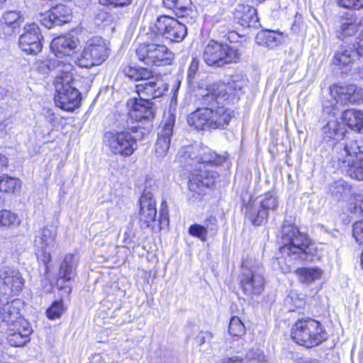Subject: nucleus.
Segmentation results:
<instances>
[{
	"label": "nucleus",
	"mask_w": 363,
	"mask_h": 363,
	"mask_svg": "<svg viewBox=\"0 0 363 363\" xmlns=\"http://www.w3.org/2000/svg\"><path fill=\"white\" fill-rule=\"evenodd\" d=\"M182 157L187 165L195 166L189 177V189L198 194L213 185L218 177L216 172L207 167L220 165L225 161V157L199 145L184 147Z\"/></svg>",
	"instance_id": "f257e3e1"
},
{
	"label": "nucleus",
	"mask_w": 363,
	"mask_h": 363,
	"mask_svg": "<svg viewBox=\"0 0 363 363\" xmlns=\"http://www.w3.org/2000/svg\"><path fill=\"white\" fill-rule=\"evenodd\" d=\"M281 233V246L279 251L282 257L279 259L280 270L284 273L291 272L294 265L299 260L308 259L311 254V240L294 224L284 220Z\"/></svg>",
	"instance_id": "f03ea898"
},
{
	"label": "nucleus",
	"mask_w": 363,
	"mask_h": 363,
	"mask_svg": "<svg viewBox=\"0 0 363 363\" xmlns=\"http://www.w3.org/2000/svg\"><path fill=\"white\" fill-rule=\"evenodd\" d=\"M23 305L20 298L0 299V333L7 335L9 343L13 347L23 346L32 333L30 324L21 314Z\"/></svg>",
	"instance_id": "7ed1b4c3"
},
{
	"label": "nucleus",
	"mask_w": 363,
	"mask_h": 363,
	"mask_svg": "<svg viewBox=\"0 0 363 363\" xmlns=\"http://www.w3.org/2000/svg\"><path fill=\"white\" fill-rule=\"evenodd\" d=\"M127 116H122L120 125L123 130L109 131L104 134V143L109 150L122 157H129L137 150V141L143 139L144 128L132 125L127 120Z\"/></svg>",
	"instance_id": "20e7f679"
},
{
	"label": "nucleus",
	"mask_w": 363,
	"mask_h": 363,
	"mask_svg": "<svg viewBox=\"0 0 363 363\" xmlns=\"http://www.w3.org/2000/svg\"><path fill=\"white\" fill-rule=\"evenodd\" d=\"M56 69L60 74L55 77L54 82L57 93L55 103L60 108L72 111L79 106L81 100L79 91L71 84L73 79L72 66L58 62Z\"/></svg>",
	"instance_id": "39448f33"
},
{
	"label": "nucleus",
	"mask_w": 363,
	"mask_h": 363,
	"mask_svg": "<svg viewBox=\"0 0 363 363\" xmlns=\"http://www.w3.org/2000/svg\"><path fill=\"white\" fill-rule=\"evenodd\" d=\"M338 152V162L342 172L350 177L363 180V158L359 155L363 154V141L348 139L339 143L336 147Z\"/></svg>",
	"instance_id": "423d86ee"
},
{
	"label": "nucleus",
	"mask_w": 363,
	"mask_h": 363,
	"mask_svg": "<svg viewBox=\"0 0 363 363\" xmlns=\"http://www.w3.org/2000/svg\"><path fill=\"white\" fill-rule=\"evenodd\" d=\"M233 116L234 111L223 106L201 107L189 116L188 123L201 130L224 128Z\"/></svg>",
	"instance_id": "0eeeda50"
},
{
	"label": "nucleus",
	"mask_w": 363,
	"mask_h": 363,
	"mask_svg": "<svg viewBox=\"0 0 363 363\" xmlns=\"http://www.w3.org/2000/svg\"><path fill=\"white\" fill-rule=\"evenodd\" d=\"M152 43H139L135 48V55L140 62L148 67H160L171 65L174 55L164 45L158 43L157 35H147Z\"/></svg>",
	"instance_id": "6e6552de"
},
{
	"label": "nucleus",
	"mask_w": 363,
	"mask_h": 363,
	"mask_svg": "<svg viewBox=\"0 0 363 363\" xmlns=\"http://www.w3.org/2000/svg\"><path fill=\"white\" fill-rule=\"evenodd\" d=\"M291 338L298 345L308 348L315 347L328 339L321 323L312 318L298 320L292 327Z\"/></svg>",
	"instance_id": "1a4fd4ad"
},
{
	"label": "nucleus",
	"mask_w": 363,
	"mask_h": 363,
	"mask_svg": "<svg viewBox=\"0 0 363 363\" xmlns=\"http://www.w3.org/2000/svg\"><path fill=\"white\" fill-rule=\"evenodd\" d=\"M330 94L333 100L325 101L323 104V112L335 116L338 112V103L341 104H358L363 99V89L354 84L337 85L330 86Z\"/></svg>",
	"instance_id": "9d476101"
},
{
	"label": "nucleus",
	"mask_w": 363,
	"mask_h": 363,
	"mask_svg": "<svg viewBox=\"0 0 363 363\" xmlns=\"http://www.w3.org/2000/svg\"><path fill=\"white\" fill-rule=\"evenodd\" d=\"M240 57L238 50L227 44L210 41L205 47L203 59L209 66L220 67L235 62Z\"/></svg>",
	"instance_id": "9b49d317"
},
{
	"label": "nucleus",
	"mask_w": 363,
	"mask_h": 363,
	"mask_svg": "<svg viewBox=\"0 0 363 363\" xmlns=\"http://www.w3.org/2000/svg\"><path fill=\"white\" fill-rule=\"evenodd\" d=\"M240 285L243 292L250 296L259 295L264 286L262 267L252 259L242 261Z\"/></svg>",
	"instance_id": "f8f14e48"
},
{
	"label": "nucleus",
	"mask_w": 363,
	"mask_h": 363,
	"mask_svg": "<svg viewBox=\"0 0 363 363\" xmlns=\"http://www.w3.org/2000/svg\"><path fill=\"white\" fill-rule=\"evenodd\" d=\"M108 55V48L104 40L96 37L86 43L82 52L76 56L75 62L81 67L91 68L101 64Z\"/></svg>",
	"instance_id": "ddd939ff"
},
{
	"label": "nucleus",
	"mask_w": 363,
	"mask_h": 363,
	"mask_svg": "<svg viewBox=\"0 0 363 363\" xmlns=\"http://www.w3.org/2000/svg\"><path fill=\"white\" fill-rule=\"evenodd\" d=\"M187 33L186 28L174 18L163 16L157 19L153 27L151 28V33H147V35H157L169 40L172 42L182 41Z\"/></svg>",
	"instance_id": "4468645a"
},
{
	"label": "nucleus",
	"mask_w": 363,
	"mask_h": 363,
	"mask_svg": "<svg viewBox=\"0 0 363 363\" xmlns=\"http://www.w3.org/2000/svg\"><path fill=\"white\" fill-rule=\"evenodd\" d=\"M25 278L16 268L6 267L0 270V290L3 294L1 298L19 295L25 286ZM12 300H10L11 301Z\"/></svg>",
	"instance_id": "2eb2a0df"
},
{
	"label": "nucleus",
	"mask_w": 363,
	"mask_h": 363,
	"mask_svg": "<svg viewBox=\"0 0 363 363\" xmlns=\"http://www.w3.org/2000/svg\"><path fill=\"white\" fill-rule=\"evenodd\" d=\"M43 35L40 32L38 26L32 23L26 24L23 28V32L19 37V46L26 53L37 55L43 48Z\"/></svg>",
	"instance_id": "dca6fc26"
},
{
	"label": "nucleus",
	"mask_w": 363,
	"mask_h": 363,
	"mask_svg": "<svg viewBox=\"0 0 363 363\" xmlns=\"http://www.w3.org/2000/svg\"><path fill=\"white\" fill-rule=\"evenodd\" d=\"M139 222L143 228L154 229L156 223V201L153 194L147 189L144 190L140 199Z\"/></svg>",
	"instance_id": "f3484780"
},
{
	"label": "nucleus",
	"mask_w": 363,
	"mask_h": 363,
	"mask_svg": "<svg viewBox=\"0 0 363 363\" xmlns=\"http://www.w3.org/2000/svg\"><path fill=\"white\" fill-rule=\"evenodd\" d=\"M128 105L130 106V110L129 114L127 115V120L132 125H134L133 120L135 121H150L155 117V108L150 99L140 97V99H130ZM124 116H126V114Z\"/></svg>",
	"instance_id": "a211bd4d"
},
{
	"label": "nucleus",
	"mask_w": 363,
	"mask_h": 363,
	"mask_svg": "<svg viewBox=\"0 0 363 363\" xmlns=\"http://www.w3.org/2000/svg\"><path fill=\"white\" fill-rule=\"evenodd\" d=\"M72 12L70 8L64 4H58L45 13L40 15V21L43 26L51 28L61 26L72 20Z\"/></svg>",
	"instance_id": "6ab92c4d"
},
{
	"label": "nucleus",
	"mask_w": 363,
	"mask_h": 363,
	"mask_svg": "<svg viewBox=\"0 0 363 363\" xmlns=\"http://www.w3.org/2000/svg\"><path fill=\"white\" fill-rule=\"evenodd\" d=\"M57 235L56 229L53 227H45L42 228L34 240V245L37 255L43 257V262H46L50 259V250L54 247Z\"/></svg>",
	"instance_id": "aec40b11"
},
{
	"label": "nucleus",
	"mask_w": 363,
	"mask_h": 363,
	"mask_svg": "<svg viewBox=\"0 0 363 363\" xmlns=\"http://www.w3.org/2000/svg\"><path fill=\"white\" fill-rule=\"evenodd\" d=\"M167 89V84L160 76H155L136 85V92L139 96L150 99V101L162 96Z\"/></svg>",
	"instance_id": "412c9836"
},
{
	"label": "nucleus",
	"mask_w": 363,
	"mask_h": 363,
	"mask_svg": "<svg viewBox=\"0 0 363 363\" xmlns=\"http://www.w3.org/2000/svg\"><path fill=\"white\" fill-rule=\"evenodd\" d=\"M174 117L169 116V118L164 123L161 132L159 133L158 139L155 143V152L157 157H164L169 148L171 136L173 133Z\"/></svg>",
	"instance_id": "4be33fe9"
},
{
	"label": "nucleus",
	"mask_w": 363,
	"mask_h": 363,
	"mask_svg": "<svg viewBox=\"0 0 363 363\" xmlns=\"http://www.w3.org/2000/svg\"><path fill=\"white\" fill-rule=\"evenodd\" d=\"M78 45V39L72 36H60L52 40L50 48L57 57H61L71 55Z\"/></svg>",
	"instance_id": "5701e85b"
},
{
	"label": "nucleus",
	"mask_w": 363,
	"mask_h": 363,
	"mask_svg": "<svg viewBox=\"0 0 363 363\" xmlns=\"http://www.w3.org/2000/svg\"><path fill=\"white\" fill-rule=\"evenodd\" d=\"M235 19L242 27H257L258 17L255 8L247 5H238L235 9Z\"/></svg>",
	"instance_id": "b1692460"
},
{
	"label": "nucleus",
	"mask_w": 363,
	"mask_h": 363,
	"mask_svg": "<svg viewBox=\"0 0 363 363\" xmlns=\"http://www.w3.org/2000/svg\"><path fill=\"white\" fill-rule=\"evenodd\" d=\"M358 54L356 50L350 45H344L339 48L333 57V62L341 69L347 70L356 58Z\"/></svg>",
	"instance_id": "393cba45"
},
{
	"label": "nucleus",
	"mask_w": 363,
	"mask_h": 363,
	"mask_svg": "<svg viewBox=\"0 0 363 363\" xmlns=\"http://www.w3.org/2000/svg\"><path fill=\"white\" fill-rule=\"evenodd\" d=\"M267 210L263 209L257 199H251L246 208V217L254 225H259L267 218Z\"/></svg>",
	"instance_id": "a878e982"
},
{
	"label": "nucleus",
	"mask_w": 363,
	"mask_h": 363,
	"mask_svg": "<svg viewBox=\"0 0 363 363\" xmlns=\"http://www.w3.org/2000/svg\"><path fill=\"white\" fill-rule=\"evenodd\" d=\"M200 104L203 107H216L220 106L223 101H226L223 93H220L218 90V84H213L208 87L206 94L201 96L199 99Z\"/></svg>",
	"instance_id": "bb28decb"
},
{
	"label": "nucleus",
	"mask_w": 363,
	"mask_h": 363,
	"mask_svg": "<svg viewBox=\"0 0 363 363\" xmlns=\"http://www.w3.org/2000/svg\"><path fill=\"white\" fill-rule=\"evenodd\" d=\"M342 119L351 129L363 133V111L356 109L346 110L342 113Z\"/></svg>",
	"instance_id": "cd10ccee"
},
{
	"label": "nucleus",
	"mask_w": 363,
	"mask_h": 363,
	"mask_svg": "<svg viewBox=\"0 0 363 363\" xmlns=\"http://www.w3.org/2000/svg\"><path fill=\"white\" fill-rule=\"evenodd\" d=\"M324 139L326 141L340 140L343 139L345 128L342 124L336 119L330 120L325 126L323 128Z\"/></svg>",
	"instance_id": "c85d7f7f"
},
{
	"label": "nucleus",
	"mask_w": 363,
	"mask_h": 363,
	"mask_svg": "<svg viewBox=\"0 0 363 363\" xmlns=\"http://www.w3.org/2000/svg\"><path fill=\"white\" fill-rule=\"evenodd\" d=\"M359 18L354 16L341 18L338 30V38L342 39L356 34L359 28L362 27L359 23Z\"/></svg>",
	"instance_id": "c756f323"
},
{
	"label": "nucleus",
	"mask_w": 363,
	"mask_h": 363,
	"mask_svg": "<svg viewBox=\"0 0 363 363\" xmlns=\"http://www.w3.org/2000/svg\"><path fill=\"white\" fill-rule=\"evenodd\" d=\"M77 259L72 254L65 255L60 268L59 276L66 281L71 280L75 275Z\"/></svg>",
	"instance_id": "7c9ffc66"
},
{
	"label": "nucleus",
	"mask_w": 363,
	"mask_h": 363,
	"mask_svg": "<svg viewBox=\"0 0 363 363\" xmlns=\"http://www.w3.org/2000/svg\"><path fill=\"white\" fill-rule=\"evenodd\" d=\"M281 35L276 32L262 30L257 33L256 43L259 45L272 49L281 43Z\"/></svg>",
	"instance_id": "2f4dec72"
},
{
	"label": "nucleus",
	"mask_w": 363,
	"mask_h": 363,
	"mask_svg": "<svg viewBox=\"0 0 363 363\" xmlns=\"http://www.w3.org/2000/svg\"><path fill=\"white\" fill-rule=\"evenodd\" d=\"M242 85L243 82L241 80H233L228 84H218V90L220 93L223 94L227 101L232 96L235 97L238 94V92L241 90Z\"/></svg>",
	"instance_id": "473e14b6"
},
{
	"label": "nucleus",
	"mask_w": 363,
	"mask_h": 363,
	"mask_svg": "<svg viewBox=\"0 0 363 363\" xmlns=\"http://www.w3.org/2000/svg\"><path fill=\"white\" fill-rule=\"evenodd\" d=\"M299 280L306 284H311L320 278L322 270L319 268H299L295 270Z\"/></svg>",
	"instance_id": "72a5a7b5"
},
{
	"label": "nucleus",
	"mask_w": 363,
	"mask_h": 363,
	"mask_svg": "<svg viewBox=\"0 0 363 363\" xmlns=\"http://www.w3.org/2000/svg\"><path fill=\"white\" fill-rule=\"evenodd\" d=\"M21 182L19 179L10 177L7 174L0 176V191L6 193H13L19 190Z\"/></svg>",
	"instance_id": "f704fd0d"
},
{
	"label": "nucleus",
	"mask_w": 363,
	"mask_h": 363,
	"mask_svg": "<svg viewBox=\"0 0 363 363\" xmlns=\"http://www.w3.org/2000/svg\"><path fill=\"white\" fill-rule=\"evenodd\" d=\"M19 223L17 214L10 210H0V227L9 229L18 226Z\"/></svg>",
	"instance_id": "c9c22d12"
},
{
	"label": "nucleus",
	"mask_w": 363,
	"mask_h": 363,
	"mask_svg": "<svg viewBox=\"0 0 363 363\" xmlns=\"http://www.w3.org/2000/svg\"><path fill=\"white\" fill-rule=\"evenodd\" d=\"M1 21L4 24L11 28L12 30H15L19 28L24 19L19 12L11 11L4 13Z\"/></svg>",
	"instance_id": "e433bc0d"
},
{
	"label": "nucleus",
	"mask_w": 363,
	"mask_h": 363,
	"mask_svg": "<svg viewBox=\"0 0 363 363\" xmlns=\"http://www.w3.org/2000/svg\"><path fill=\"white\" fill-rule=\"evenodd\" d=\"M66 307L62 301H55L48 308L47 316L50 320L59 318L66 311Z\"/></svg>",
	"instance_id": "4c0bfd02"
},
{
	"label": "nucleus",
	"mask_w": 363,
	"mask_h": 363,
	"mask_svg": "<svg viewBox=\"0 0 363 363\" xmlns=\"http://www.w3.org/2000/svg\"><path fill=\"white\" fill-rule=\"evenodd\" d=\"M229 333L234 337H240L245 334V328L238 317L234 316L229 323Z\"/></svg>",
	"instance_id": "58836bf2"
},
{
	"label": "nucleus",
	"mask_w": 363,
	"mask_h": 363,
	"mask_svg": "<svg viewBox=\"0 0 363 363\" xmlns=\"http://www.w3.org/2000/svg\"><path fill=\"white\" fill-rule=\"evenodd\" d=\"M257 200L259 201L263 209L267 210V214L269 210H276L279 205L277 197L274 196L271 193L265 194Z\"/></svg>",
	"instance_id": "ea45409f"
},
{
	"label": "nucleus",
	"mask_w": 363,
	"mask_h": 363,
	"mask_svg": "<svg viewBox=\"0 0 363 363\" xmlns=\"http://www.w3.org/2000/svg\"><path fill=\"white\" fill-rule=\"evenodd\" d=\"M188 232L191 235L200 239L202 242L207 240L208 233L201 225L193 224L190 225Z\"/></svg>",
	"instance_id": "a19ab883"
},
{
	"label": "nucleus",
	"mask_w": 363,
	"mask_h": 363,
	"mask_svg": "<svg viewBox=\"0 0 363 363\" xmlns=\"http://www.w3.org/2000/svg\"><path fill=\"white\" fill-rule=\"evenodd\" d=\"M339 6L347 9H363V0H337Z\"/></svg>",
	"instance_id": "79ce46f5"
},
{
	"label": "nucleus",
	"mask_w": 363,
	"mask_h": 363,
	"mask_svg": "<svg viewBox=\"0 0 363 363\" xmlns=\"http://www.w3.org/2000/svg\"><path fill=\"white\" fill-rule=\"evenodd\" d=\"M352 236L357 243L363 245V220L353 224Z\"/></svg>",
	"instance_id": "37998d69"
},
{
	"label": "nucleus",
	"mask_w": 363,
	"mask_h": 363,
	"mask_svg": "<svg viewBox=\"0 0 363 363\" xmlns=\"http://www.w3.org/2000/svg\"><path fill=\"white\" fill-rule=\"evenodd\" d=\"M206 233L211 235H214L217 233V219L214 216H211L207 218L202 225Z\"/></svg>",
	"instance_id": "c03bdc74"
},
{
	"label": "nucleus",
	"mask_w": 363,
	"mask_h": 363,
	"mask_svg": "<svg viewBox=\"0 0 363 363\" xmlns=\"http://www.w3.org/2000/svg\"><path fill=\"white\" fill-rule=\"evenodd\" d=\"M159 222L160 225V228H162V225L167 226L169 224L168 211L166 202H163L161 205Z\"/></svg>",
	"instance_id": "a18cd8bd"
},
{
	"label": "nucleus",
	"mask_w": 363,
	"mask_h": 363,
	"mask_svg": "<svg viewBox=\"0 0 363 363\" xmlns=\"http://www.w3.org/2000/svg\"><path fill=\"white\" fill-rule=\"evenodd\" d=\"M199 67V60L195 57L193 58L188 69V81L189 82H192L194 79L195 74H196Z\"/></svg>",
	"instance_id": "49530a36"
},
{
	"label": "nucleus",
	"mask_w": 363,
	"mask_h": 363,
	"mask_svg": "<svg viewBox=\"0 0 363 363\" xmlns=\"http://www.w3.org/2000/svg\"><path fill=\"white\" fill-rule=\"evenodd\" d=\"M130 1L131 0H99L101 4L113 7L124 6L128 5Z\"/></svg>",
	"instance_id": "de8ad7c7"
},
{
	"label": "nucleus",
	"mask_w": 363,
	"mask_h": 363,
	"mask_svg": "<svg viewBox=\"0 0 363 363\" xmlns=\"http://www.w3.org/2000/svg\"><path fill=\"white\" fill-rule=\"evenodd\" d=\"M153 77L151 71L145 68L138 69V81L144 82Z\"/></svg>",
	"instance_id": "09e8293b"
},
{
	"label": "nucleus",
	"mask_w": 363,
	"mask_h": 363,
	"mask_svg": "<svg viewBox=\"0 0 363 363\" xmlns=\"http://www.w3.org/2000/svg\"><path fill=\"white\" fill-rule=\"evenodd\" d=\"M123 74L128 78L138 81V69L130 66H126L123 69Z\"/></svg>",
	"instance_id": "8fccbe9b"
},
{
	"label": "nucleus",
	"mask_w": 363,
	"mask_h": 363,
	"mask_svg": "<svg viewBox=\"0 0 363 363\" xmlns=\"http://www.w3.org/2000/svg\"><path fill=\"white\" fill-rule=\"evenodd\" d=\"M356 48L355 50L359 57H363V28L359 33L358 37L356 38Z\"/></svg>",
	"instance_id": "3c124183"
},
{
	"label": "nucleus",
	"mask_w": 363,
	"mask_h": 363,
	"mask_svg": "<svg viewBox=\"0 0 363 363\" xmlns=\"http://www.w3.org/2000/svg\"><path fill=\"white\" fill-rule=\"evenodd\" d=\"M163 4L169 9H182L183 8L179 0H163Z\"/></svg>",
	"instance_id": "603ef678"
},
{
	"label": "nucleus",
	"mask_w": 363,
	"mask_h": 363,
	"mask_svg": "<svg viewBox=\"0 0 363 363\" xmlns=\"http://www.w3.org/2000/svg\"><path fill=\"white\" fill-rule=\"evenodd\" d=\"M243 359L238 356L233 357H226L220 360H219L217 363H242Z\"/></svg>",
	"instance_id": "864d4df0"
},
{
	"label": "nucleus",
	"mask_w": 363,
	"mask_h": 363,
	"mask_svg": "<svg viewBox=\"0 0 363 363\" xmlns=\"http://www.w3.org/2000/svg\"><path fill=\"white\" fill-rule=\"evenodd\" d=\"M8 163V158L5 155L0 154V172L7 167Z\"/></svg>",
	"instance_id": "5fc2aeb1"
},
{
	"label": "nucleus",
	"mask_w": 363,
	"mask_h": 363,
	"mask_svg": "<svg viewBox=\"0 0 363 363\" xmlns=\"http://www.w3.org/2000/svg\"><path fill=\"white\" fill-rule=\"evenodd\" d=\"M359 207L361 209V211L363 212V196L361 197V199L359 201Z\"/></svg>",
	"instance_id": "6e6d98bb"
},
{
	"label": "nucleus",
	"mask_w": 363,
	"mask_h": 363,
	"mask_svg": "<svg viewBox=\"0 0 363 363\" xmlns=\"http://www.w3.org/2000/svg\"><path fill=\"white\" fill-rule=\"evenodd\" d=\"M358 73H359V77L363 79V65L361 67H359Z\"/></svg>",
	"instance_id": "4d7b16f0"
},
{
	"label": "nucleus",
	"mask_w": 363,
	"mask_h": 363,
	"mask_svg": "<svg viewBox=\"0 0 363 363\" xmlns=\"http://www.w3.org/2000/svg\"><path fill=\"white\" fill-rule=\"evenodd\" d=\"M359 23L362 26L363 28V16L361 18H359Z\"/></svg>",
	"instance_id": "13d9d810"
},
{
	"label": "nucleus",
	"mask_w": 363,
	"mask_h": 363,
	"mask_svg": "<svg viewBox=\"0 0 363 363\" xmlns=\"http://www.w3.org/2000/svg\"><path fill=\"white\" fill-rule=\"evenodd\" d=\"M361 262H362V268H363V251H362V255H361Z\"/></svg>",
	"instance_id": "bf43d9fd"
}]
</instances>
